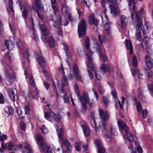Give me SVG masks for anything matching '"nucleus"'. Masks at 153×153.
<instances>
[{
    "mask_svg": "<svg viewBox=\"0 0 153 153\" xmlns=\"http://www.w3.org/2000/svg\"><path fill=\"white\" fill-rule=\"evenodd\" d=\"M62 85L64 86H66L68 84V81L67 78L63 75L62 78Z\"/></svg>",
    "mask_w": 153,
    "mask_h": 153,
    "instance_id": "nucleus-39",
    "label": "nucleus"
},
{
    "mask_svg": "<svg viewBox=\"0 0 153 153\" xmlns=\"http://www.w3.org/2000/svg\"><path fill=\"white\" fill-rule=\"evenodd\" d=\"M25 114H28L30 113V109L28 107L25 105L24 107Z\"/></svg>",
    "mask_w": 153,
    "mask_h": 153,
    "instance_id": "nucleus-59",
    "label": "nucleus"
},
{
    "mask_svg": "<svg viewBox=\"0 0 153 153\" xmlns=\"http://www.w3.org/2000/svg\"><path fill=\"white\" fill-rule=\"evenodd\" d=\"M7 138V137L5 134H2L0 136V140L1 142L4 141L5 140H6Z\"/></svg>",
    "mask_w": 153,
    "mask_h": 153,
    "instance_id": "nucleus-57",
    "label": "nucleus"
},
{
    "mask_svg": "<svg viewBox=\"0 0 153 153\" xmlns=\"http://www.w3.org/2000/svg\"><path fill=\"white\" fill-rule=\"evenodd\" d=\"M73 69V73L75 77L78 80L82 82L83 78L80 74L79 71L78 69L77 64L75 63L74 64Z\"/></svg>",
    "mask_w": 153,
    "mask_h": 153,
    "instance_id": "nucleus-10",
    "label": "nucleus"
},
{
    "mask_svg": "<svg viewBox=\"0 0 153 153\" xmlns=\"http://www.w3.org/2000/svg\"><path fill=\"white\" fill-rule=\"evenodd\" d=\"M137 19H138V23H137L136 26V39L139 41L141 42L142 40V35L141 31L142 30V27L143 25L142 22L139 18L136 16Z\"/></svg>",
    "mask_w": 153,
    "mask_h": 153,
    "instance_id": "nucleus-7",
    "label": "nucleus"
},
{
    "mask_svg": "<svg viewBox=\"0 0 153 153\" xmlns=\"http://www.w3.org/2000/svg\"><path fill=\"white\" fill-rule=\"evenodd\" d=\"M141 112H142V115L143 117L144 118H146L148 113L147 110L146 109H144L143 111H142Z\"/></svg>",
    "mask_w": 153,
    "mask_h": 153,
    "instance_id": "nucleus-52",
    "label": "nucleus"
},
{
    "mask_svg": "<svg viewBox=\"0 0 153 153\" xmlns=\"http://www.w3.org/2000/svg\"><path fill=\"white\" fill-rule=\"evenodd\" d=\"M49 113L50 114V117L53 119L56 116V115L50 109H49Z\"/></svg>",
    "mask_w": 153,
    "mask_h": 153,
    "instance_id": "nucleus-48",
    "label": "nucleus"
},
{
    "mask_svg": "<svg viewBox=\"0 0 153 153\" xmlns=\"http://www.w3.org/2000/svg\"><path fill=\"white\" fill-rule=\"evenodd\" d=\"M61 16L58 14L56 15L53 14L51 16V20L54 24V26L56 28H59L60 26Z\"/></svg>",
    "mask_w": 153,
    "mask_h": 153,
    "instance_id": "nucleus-8",
    "label": "nucleus"
},
{
    "mask_svg": "<svg viewBox=\"0 0 153 153\" xmlns=\"http://www.w3.org/2000/svg\"><path fill=\"white\" fill-rule=\"evenodd\" d=\"M14 144L13 143L11 142L9 143L8 146V148L9 150H12L14 146Z\"/></svg>",
    "mask_w": 153,
    "mask_h": 153,
    "instance_id": "nucleus-60",
    "label": "nucleus"
},
{
    "mask_svg": "<svg viewBox=\"0 0 153 153\" xmlns=\"http://www.w3.org/2000/svg\"><path fill=\"white\" fill-rule=\"evenodd\" d=\"M32 148L28 144H26L23 149L22 153H32Z\"/></svg>",
    "mask_w": 153,
    "mask_h": 153,
    "instance_id": "nucleus-26",
    "label": "nucleus"
},
{
    "mask_svg": "<svg viewBox=\"0 0 153 153\" xmlns=\"http://www.w3.org/2000/svg\"><path fill=\"white\" fill-rule=\"evenodd\" d=\"M61 7L62 12L63 15H67L70 14L69 9L65 4H62Z\"/></svg>",
    "mask_w": 153,
    "mask_h": 153,
    "instance_id": "nucleus-20",
    "label": "nucleus"
},
{
    "mask_svg": "<svg viewBox=\"0 0 153 153\" xmlns=\"http://www.w3.org/2000/svg\"><path fill=\"white\" fill-rule=\"evenodd\" d=\"M117 123L120 132L123 133V130L126 132L123 136L124 138L130 142H132L134 140V137L130 132H128V129L126 124L122 120H118Z\"/></svg>",
    "mask_w": 153,
    "mask_h": 153,
    "instance_id": "nucleus-3",
    "label": "nucleus"
},
{
    "mask_svg": "<svg viewBox=\"0 0 153 153\" xmlns=\"http://www.w3.org/2000/svg\"><path fill=\"white\" fill-rule=\"evenodd\" d=\"M146 63L148 67L151 68L153 66V60L149 55H146L145 58Z\"/></svg>",
    "mask_w": 153,
    "mask_h": 153,
    "instance_id": "nucleus-15",
    "label": "nucleus"
},
{
    "mask_svg": "<svg viewBox=\"0 0 153 153\" xmlns=\"http://www.w3.org/2000/svg\"><path fill=\"white\" fill-rule=\"evenodd\" d=\"M102 123L106 122L109 119V115L107 111H104L102 109H100L98 111Z\"/></svg>",
    "mask_w": 153,
    "mask_h": 153,
    "instance_id": "nucleus-9",
    "label": "nucleus"
},
{
    "mask_svg": "<svg viewBox=\"0 0 153 153\" xmlns=\"http://www.w3.org/2000/svg\"><path fill=\"white\" fill-rule=\"evenodd\" d=\"M4 72L5 77L8 79H13V77L10 74L9 72L7 69L6 68L4 69Z\"/></svg>",
    "mask_w": 153,
    "mask_h": 153,
    "instance_id": "nucleus-34",
    "label": "nucleus"
},
{
    "mask_svg": "<svg viewBox=\"0 0 153 153\" xmlns=\"http://www.w3.org/2000/svg\"><path fill=\"white\" fill-rule=\"evenodd\" d=\"M40 152L44 153H55L54 149L46 144H45L44 146L42 147Z\"/></svg>",
    "mask_w": 153,
    "mask_h": 153,
    "instance_id": "nucleus-13",
    "label": "nucleus"
},
{
    "mask_svg": "<svg viewBox=\"0 0 153 153\" xmlns=\"http://www.w3.org/2000/svg\"><path fill=\"white\" fill-rule=\"evenodd\" d=\"M40 28L42 34L46 36H48L49 34V32L47 27L44 24L40 25Z\"/></svg>",
    "mask_w": 153,
    "mask_h": 153,
    "instance_id": "nucleus-18",
    "label": "nucleus"
},
{
    "mask_svg": "<svg viewBox=\"0 0 153 153\" xmlns=\"http://www.w3.org/2000/svg\"><path fill=\"white\" fill-rule=\"evenodd\" d=\"M126 45V48L130 50V54H132L133 53V47L131 42L130 40L126 39L125 40Z\"/></svg>",
    "mask_w": 153,
    "mask_h": 153,
    "instance_id": "nucleus-19",
    "label": "nucleus"
},
{
    "mask_svg": "<svg viewBox=\"0 0 153 153\" xmlns=\"http://www.w3.org/2000/svg\"><path fill=\"white\" fill-rule=\"evenodd\" d=\"M23 59H22L21 61L22 63H24L27 61L29 57V54L27 50H25L22 54Z\"/></svg>",
    "mask_w": 153,
    "mask_h": 153,
    "instance_id": "nucleus-30",
    "label": "nucleus"
},
{
    "mask_svg": "<svg viewBox=\"0 0 153 153\" xmlns=\"http://www.w3.org/2000/svg\"><path fill=\"white\" fill-rule=\"evenodd\" d=\"M4 102V99L3 96L1 93H0V103L3 104Z\"/></svg>",
    "mask_w": 153,
    "mask_h": 153,
    "instance_id": "nucleus-64",
    "label": "nucleus"
},
{
    "mask_svg": "<svg viewBox=\"0 0 153 153\" xmlns=\"http://www.w3.org/2000/svg\"><path fill=\"white\" fill-rule=\"evenodd\" d=\"M89 23L90 25L94 24L95 26H97L99 23V21L95 16V15L93 13H91L88 18Z\"/></svg>",
    "mask_w": 153,
    "mask_h": 153,
    "instance_id": "nucleus-11",
    "label": "nucleus"
},
{
    "mask_svg": "<svg viewBox=\"0 0 153 153\" xmlns=\"http://www.w3.org/2000/svg\"><path fill=\"white\" fill-rule=\"evenodd\" d=\"M9 5L10 8L12 12H14V10L13 7V2L12 0H9Z\"/></svg>",
    "mask_w": 153,
    "mask_h": 153,
    "instance_id": "nucleus-51",
    "label": "nucleus"
},
{
    "mask_svg": "<svg viewBox=\"0 0 153 153\" xmlns=\"http://www.w3.org/2000/svg\"><path fill=\"white\" fill-rule=\"evenodd\" d=\"M95 46L96 48H97V51L99 53H100L102 52V51H101L99 43L98 42H96L95 43Z\"/></svg>",
    "mask_w": 153,
    "mask_h": 153,
    "instance_id": "nucleus-50",
    "label": "nucleus"
},
{
    "mask_svg": "<svg viewBox=\"0 0 153 153\" xmlns=\"http://www.w3.org/2000/svg\"><path fill=\"white\" fill-rule=\"evenodd\" d=\"M38 61L42 67L43 68L45 67L46 65L45 62L44 58L42 56H40L39 57Z\"/></svg>",
    "mask_w": 153,
    "mask_h": 153,
    "instance_id": "nucleus-27",
    "label": "nucleus"
},
{
    "mask_svg": "<svg viewBox=\"0 0 153 153\" xmlns=\"http://www.w3.org/2000/svg\"><path fill=\"white\" fill-rule=\"evenodd\" d=\"M51 7L52 9L55 8L57 7L56 3V0H51Z\"/></svg>",
    "mask_w": 153,
    "mask_h": 153,
    "instance_id": "nucleus-55",
    "label": "nucleus"
},
{
    "mask_svg": "<svg viewBox=\"0 0 153 153\" xmlns=\"http://www.w3.org/2000/svg\"><path fill=\"white\" fill-rule=\"evenodd\" d=\"M29 20L30 22V24L32 26V27L31 29H30V30H32V31H33V35L34 37V39L35 40H37L38 39V36H37V34L35 33V29L33 27L34 24H33V19L32 17H31L29 19Z\"/></svg>",
    "mask_w": 153,
    "mask_h": 153,
    "instance_id": "nucleus-22",
    "label": "nucleus"
},
{
    "mask_svg": "<svg viewBox=\"0 0 153 153\" xmlns=\"http://www.w3.org/2000/svg\"><path fill=\"white\" fill-rule=\"evenodd\" d=\"M138 93L139 98H140V97H141L143 94V91L140 88H139L138 89Z\"/></svg>",
    "mask_w": 153,
    "mask_h": 153,
    "instance_id": "nucleus-62",
    "label": "nucleus"
},
{
    "mask_svg": "<svg viewBox=\"0 0 153 153\" xmlns=\"http://www.w3.org/2000/svg\"><path fill=\"white\" fill-rule=\"evenodd\" d=\"M41 130L42 132V133L44 134H47L48 131V130L46 128L45 126L43 125H42L41 128Z\"/></svg>",
    "mask_w": 153,
    "mask_h": 153,
    "instance_id": "nucleus-41",
    "label": "nucleus"
},
{
    "mask_svg": "<svg viewBox=\"0 0 153 153\" xmlns=\"http://www.w3.org/2000/svg\"><path fill=\"white\" fill-rule=\"evenodd\" d=\"M35 4L36 6L35 7H33V6L32 5V6L34 10H41L42 9L43 7L41 5L40 1L39 0H35Z\"/></svg>",
    "mask_w": 153,
    "mask_h": 153,
    "instance_id": "nucleus-23",
    "label": "nucleus"
},
{
    "mask_svg": "<svg viewBox=\"0 0 153 153\" xmlns=\"http://www.w3.org/2000/svg\"><path fill=\"white\" fill-rule=\"evenodd\" d=\"M99 55L102 62H105L107 61V57L104 54H102L101 52L100 53H99Z\"/></svg>",
    "mask_w": 153,
    "mask_h": 153,
    "instance_id": "nucleus-37",
    "label": "nucleus"
},
{
    "mask_svg": "<svg viewBox=\"0 0 153 153\" xmlns=\"http://www.w3.org/2000/svg\"><path fill=\"white\" fill-rule=\"evenodd\" d=\"M120 26L122 28H124L126 27L128 22V19L126 16L121 15L120 18Z\"/></svg>",
    "mask_w": 153,
    "mask_h": 153,
    "instance_id": "nucleus-14",
    "label": "nucleus"
},
{
    "mask_svg": "<svg viewBox=\"0 0 153 153\" xmlns=\"http://www.w3.org/2000/svg\"><path fill=\"white\" fill-rule=\"evenodd\" d=\"M137 111L141 113L142 111V107L141 104L139 102L137 103Z\"/></svg>",
    "mask_w": 153,
    "mask_h": 153,
    "instance_id": "nucleus-49",
    "label": "nucleus"
},
{
    "mask_svg": "<svg viewBox=\"0 0 153 153\" xmlns=\"http://www.w3.org/2000/svg\"><path fill=\"white\" fill-rule=\"evenodd\" d=\"M91 117L93 120L92 122H91V126L93 128L95 129L96 131H97V128L96 122L95 119V113L94 111H92L91 112Z\"/></svg>",
    "mask_w": 153,
    "mask_h": 153,
    "instance_id": "nucleus-16",
    "label": "nucleus"
},
{
    "mask_svg": "<svg viewBox=\"0 0 153 153\" xmlns=\"http://www.w3.org/2000/svg\"><path fill=\"white\" fill-rule=\"evenodd\" d=\"M111 130L112 133L114 135L116 136L117 134V129L114 126H111Z\"/></svg>",
    "mask_w": 153,
    "mask_h": 153,
    "instance_id": "nucleus-44",
    "label": "nucleus"
},
{
    "mask_svg": "<svg viewBox=\"0 0 153 153\" xmlns=\"http://www.w3.org/2000/svg\"><path fill=\"white\" fill-rule=\"evenodd\" d=\"M20 126L21 128L23 130L25 131L26 128V124L23 121H21L20 123Z\"/></svg>",
    "mask_w": 153,
    "mask_h": 153,
    "instance_id": "nucleus-54",
    "label": "nucleus"
},
{
    "mask_svg": "<svg viewBox=\"0 0 153 153\" xmlns=\"http://www.w3.org/2000/svg\"><path fill=\"white\" fill-rule=\"evenodd\" d=\"M111 94H112V96H113V97L114 98V99L115 100V102H116L115 105H116V106H117V102L116 101V97L117 96V93L116 91L114 90H112L111 92Z\"/></svg>",
    "mask_w": 153,
    "mask_h": 153,
    "instance_id": "nucleus-46",
    "label": "nucleus"
},
{
    "mask_svg": "<svg viewBox=\"0 0 153 153\" xmlns=\"http://www.w3.org/2000/svg\"><path fill=\"white\" fill-rule=\"evenodd\" d=\"M64 130L62 128H60L58 131V136L59 138L61 140V143L62 146H64L66 151H70L71 149V146L69 141L66 139H64Z\"/></svg>",
    "mask_w": 153,
    "mask_h": 153,
    "instance_id": "nucleus-5",
    "label": "nucleus"
},
{
    "mask_svg": "<svg viewBox=\"0 0 153 153\" xmlns=\"http://www.w3.org/2000/svg\"><path fill=\"white\" fill-rule=\"evenodd\" d=\"M82 128L83 133L86 136H88L90 135V131L88 126L85 124H84L82 126Z\"/></svg>",
    "mask_w": 153,
    "mask_h": 153,
    "instance_id": "nucleus-21",
    "label": "nucleus"
},
{
    "mask_svg": "<svg viewBox=\"0 0 153 153\" xmlns=\"http://www.w3.org/2000/svg\"><path fill=\"white\" fill-rule=\"evenodd\" d=\"M132 62L133 66L134 67H136L138 65V62L136 56L134 54H133V55Z\"/></svg>",
    "mask_w": 153,
    "mask_h": 153,
    "instance_id": "nucleus-40",
    "label": "nucleus"
},
{
    "mask_svg": "<svg viewBox=\"0 0 153 153\" xmlns=\"http://www.w3.org/2000/svg\"><path fill=\"white\" fill-rule=\"evenodd\" d=\"M74 90L78 98L81 102L83 108L85 110L87 108L86 104L88 103L90 108L93 107L95 104L94 101L92 100L89 101V98L88 96V92L86 91H83V95L81 97L79 92V88L77 85L75 84L74 85Z\"/></svg>",
    "mask_w": 153,
    "mask_h": 153,
    "instance_id": "nucleus-1",
    "label": "nucleus"
},
{
    "mask_svg": "<svg viewBox=\"0 0 153 153\" xmlns=\"http://www.w3.org/2000/svg\"><path fill=\"white\" fill-rule=\"evenodd\" d=\"M86 29V25L85 21L84 20H82L79 22L78 26V31L79 38H81L83 36L85 35Z\"/></svg>",
    "mask_w": 153,
    "mask_h": 153,
    "instance_id": "nucleus-6",
    "label": "nucleus"
},
{
    "mask_svg": "<svg viewBox=\"0 0 153 153\" xmlns=\"http://www.w3.org/2000/svg\"><path fill=\"white\" fill-rule=\"evenodd\" d=\"M98 38L101 44H102L105 42L106 40L105 36L104 34H102L101 35H99L98 36Z\"/></svg>",
    "mask_w": 153,
    "mask_h": 153,
    "instance_id": "nucleus-36",
    "label": "nucleus"
},
{
    "mask_svg": "<svg viewBox=\"0 0 153 153\" xmlns=\"http://www.w3.org/2000/svg\"><path fill=\"white\" fill-rule=\"evenodd\" d=\"M102 99L105 105V106H107L109 103L108 100L106 97H103Z\"/></svg>",
    "mask_w": 153,
    "mask_h": 153,
    "instance_id": "nucleus-53",
    "label": "nucleus"
},
{
    "mask_svg": "<svg viewBox=\"0 0 153 153\" xmlns=\"http://www.w3.org/2000/svg\"><path fill=\"white\" fill-rule=\"evenodd\" d=\"M63 98L65 103H69V99L68 97V95L66 93H65V94H64Z\"/></svg>",
    "mask_w": 153,
    "mask_h": 153,
    "instance_id": "nucleus-42",
    "label": "nucleus"
},
{
    "mask_svg": "<svg viewBox=\"0 0 153 153\" xmlns=\"http://www.w3.org/2000/svg\"><path fill=\"white\" fill-rule=\"evenodd\" d=\"M9 94L10 98L13 102H15L17 100V96H16L15 92L12 89H10L9 90Z\"/></svg>",
    "mask_w": 153,
    "mask_h": 153,
    "instance_id": "nucleus-24",
    "label": "nucleus"
},
{
    "mask_svg": "<svg viewBox=\"0 0 153 153\" xmlns=\"http://www.w3.org/2000/svg\"><path fill=\"white\" fill-rule=\"evenodd\" d=\"M90 42L89 39L88 37H87L85 42V48L86 50V58L88 59V62L87 64V67L91 69L93 71L96 70V68L94 65V63L92 62V59L91 56L93 53L90 50Z\"/></svg>",
    "mask_w": 153,
    "mask_h": 153,
    "instance_id": "nucleus-2",
    "label": "nucleus"
},
{
    "mask_svg": "<svg viewBox=\"0 0 153 153\" xmlns=\"http://www.w3.org/2000/svg\"><path fill=\"white\" fill-rule=\"evenodd\" d=\"M28 95L31 98L35 99V97L37 96L35 92L31 89H30L29 91Z\"/></svg>",
    "mask_w": 153,
    "mask_h": 153,
    "instance_id": "nucleus-33",
    "label": "nucleus"
},
{
    "mask_svg": "<svg viewBox=\"0 0 153 153\" xmlns=\"http://www.w3.org/2000/svg\"><path fill=\"white\" fill-rule=\"evenodd\" d=\"M5 43L8 49L9 50H11L13 48V44L12 42L8 40H6Z\"/></svg>",
    "mask_w": 153,
    "mask_h": 153,
    "instance_id": "nucleus-28",
    "label": "nucleus"
},
{
    "mask_svg": "<svg viewBox=\"0 0 153 153\" xmlns=\"http://www.w3.org/2000/svg\"><path fill=\"white\" fill-rule=\"evenodd\" d=\"M117 2V0H101V4L102 6L104 8V13L105 14V16L106 20H107L108 17L105 14L106 9L105 8V3H108L109 4V7L111 10V13L114 15H116L117 13V9L114 5Z\"/></svg>",
    "mask_w": 153,
    "mask_h": 153,
    "instance_id": "nucleus-4",
    "label": "nucleus"
},
{
    "mask_svg": "<svg viewBox=\"0 0 153 153\" xmlns=\"http://www.w3.org/2000/svg\"><path fill=\"white\" fill-rule=\"evenodd\" d=\"M95 143L97 146L98 148L102 146V143L100 140L98 139H96L94 141Z\"/></svg>",
    "mask_w": 153,
    "mask_h": 153,
    "instance_id": "nucleus-43",
    "label": "nucleus"
},
{
    "mask_svg": "<svg viewBox=\"0 0 153 153\" xmlns=\"http://www.w3.org/2000/svg\"><path fill=\"white\" fill-rule=\"evenodd\" d=\"M83 142H80L79 143L78 142H75V147L76 150L77 151H79L81 149L80 146L82 145Z\"/></svg>",
    "mask_w": 153,
    "mask_h": 153,
    "instance_id": "nucleus-35",
    "label": "nucleus"
},
{
    "mask_svg": "<svg viewBox=\"0 0 153 153\" xmlns=\"http://www.w3.org/2000/svg\"><path fill=\"white\" fill-rule=\"evenodd\" d=\"M137 9L135 5H134L132 7L131 11V17L132 20L134 19V15L135 13H137Z\"/></svg>",
    "mask_w": 153,
    "mask_h": 153,
    "instance_id": "nucleus-32",
    "label": "nucleus"
},
{
    "mask_svg": "<svg viewBox=\"0 0 153 153\" xmlns=\"http://www.w3.org/2000/svg\"><path fill=\"white\" fill-rule=\"evenodd\" d=\"M87 71L88 74V76H90V79H92L93 78L94 76L91 71L89 69H87Z\"/></svg>",
    "mask_w": 153,
    "mask_h": 153,
    "instance_id": "nucleus-63",
    "label": "nucleus"
},
{
    "mask_svg": "<svg viewBox=\"0 0 153 153\" xmlns=\"http://www.w3.org/2000/svg\"><path fill=\"white\" fill-rule=\"evenodd\" d=\"M23 9L24 10L22 12V16L24 19H26L28 16V11L29 10V7L27 4H25Z\"/></svg>",
    "mask_w": 153,
    "mask_h": 153,
    "instance_id": "nucleus-25",
    "label": "nucleus"
},
{
    "mask_svg": "<svg viewBox=\"0 0 153 153\" xmlns=\"http://www.w3.org/2000/svg\"><path fill=\"white\" fill-rule=\"evenodd\" d=\"M14 110L13 108L10 106L7 107L5 108V111L6 113L10 115L13 114L14 113Z\"/></svg>",
    "mask_w": 153,
    "mask_h": 153,
    "instance_id": "nucleus-29",
    "label": "nucleus"
},
{
    "mask_svg": "<svg viewBox=\"0 0 153 153\" xmlns=\"http://www.w3.org/2000/svg\"><path fill=\"white\" fill-rule=\"evenodd\" d=\"M144 13V10L142 8L138 12L136 13L135 18L136 19L137 23H138V19H137V18H136V16H137L138 17V18H139L141 20L142 22V19L141 17L139 15H141L143 14Z\"/></svg>",
    "mask_w": 153,
    "mask_h": 153,
    "instance_id": "nucleus-31",
    "label": "nucleus"
},
{
    "mask_svg": "<svg viewBox=\"0 0 153 153\" xmlns=\"http://www.w3.org/2000/svg\"><path fill=\"white\" fill-rule=\"evenodd\" d=\"M49 42L50 45L52 47H54L55 45V41L51 36H50L49 38Z\"/></svg>",
    "mask_w": 153,
    "mask_h": 153,
    "instance_id": "nucleus-38",
    "label": "nucleus"
},
{
    "mask_svg": "<svg viewBox=\"0 0 153 153\" xmlns=\"http://www.w3.org/2000/svg\"><path fill=\"white\" fill-rule=\"evenodd\" d=\"M148 87L150 94L153 96V85L150 84L148 85Z\"/></svg>",
    "mask_w": 153,
    "mask_h": 153,
    "instance_id": "nucleus-47",
    "label": "nucleus"
},
{
    "mask_svg": "<svg viewBox=\"0 0 153 153\" xmlns=\"http://www.w3.org/2000/svg\"><path fill=\"white\" fill-rule=\"evenodd\" d=\"M149 40V37L148 36H146L143 40V42L144 43H145L147 45Z\"/></svg>",
    "mask_w": 153,
    "mask_h": 153,
    "instance_id": "nucleus-61",
    "label": "nucleus"
},
{
    "mask_svg": "<svg viewBox=\"0 0 153 153\" xmlns=\"http://www.w3.org/2000/svg\"><path fill=\"white\" fill-rule=\"evenodd\" d=\"M97 151L99 153H104L105 152V150L104 148L101 146L98 148Z\"/></svg>",
    "mask_w": 153,
    "mask_h": 153,
    "instance_id": "nucleus-58",
    "label": "nucleus"
},
{
    "mask_svg": "<svg viewBox=\"0 0 153 153\" xmlns=\"http://www.w3.org/2000/svg\"><path fill=\"white\" fill-rule=\"evenodd\" d=\"M29 81L32 86L33 87H36L35 80L32 76H31L30 77Z\"/></svg>",
    "mask_w": 153,
    "mask_h": 153,
    "instance_id": "nucleus-45",
    "label": "nucleus"
},
{
    "mask_svg": "<svg viewBox=\"0 0 153 153\" xmlns=\"http://www.w3.org/2000/svg\"><path fill=\"white\" fill-rule=\"evenodd\" d=\"M44 117L47 120L51 121L50 119V114L49 113V112H46L44 114Z\"/></svg>",
    "mask_w": 153,
    "mask_h": 153,
    "instance_id": "nucleus-56",
    "label": "nucleus"
},
{
    "mask_svg": "<svg viewBox=\"0 0 153 153\" xmlns=\"http://www.w3.org/2000/svg\"><path fill=\"white\" fill-rule=\"evenodd\" d=\"M100 68L101 70L104 73H106L107 71L110 73L112 72L113 71V69L109 64H108L107 65L103 63L101 65Z\"/></svg>",
    "mask_w": 153,
    "mask_h": 153,
    "instance_id": "nucleus-12",
    "label": "nucleus"
},
{
    "mask_svg": "<svg viewBox=\"0 0 153 153\" xmlns=\"http://www.w3.org/2000/svg\"><path fill=\"white\" fill-rule=\"evenodd\" d=\"M36 140L38 144L39 145L40 147L39 148L40 150L42 149L44 145H43L44 143L43 138V137L40 134H37L36 135Z\"/></svg>",
    "mask_w": 153,
    "mask_h": 153,
    "instance_id": "nucleus-17",
    "label": "nucleus"
}]
</instances>
